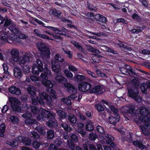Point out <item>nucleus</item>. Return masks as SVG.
Segmentation results:
<instances>
[{
    "mask_svg": "<svg viewBox=\"0 0 150 150\" xmlns=\"http://www.w3.org/2000/svg\"><path fill=\"white\" fill-rule=\"evenodd\" d=\"M91 122H86V127L87 131H92L93 129V127L91 123Z\"/></svg>",
    "mask_w": 150,
    "mask_h": 150,
    "instance_id": "obj_46",
    "label": "nucleus"
},
{
    "mask_svg": "<svg viewBox=\"0 0 150 150\" xmlns=\"http://www.w3.org/2000/svg\"><path fill=\"white\" fill-rule=\"evenodd\" d=\"M57 114L60 119L66 118L67 116V113L60 110L57 111Z\"/></svg>",
    "mask_w": 150,
    "mask_h": 150,
    "instance_id": "obj_30",
    "label": "nucleus"
},
{
    "mask_svg": "<svg viewBox=\"0 0 150 150\" xmlns=\"http://www.w3.org/2000/svg\"><path fill=\"white\" fill-rule=\"evenodd\" d=\"M4 23V27H6L10 25L9 28V30L11 32H17V30H16V23L8 16L5 17Z\"/></svg>",
    "mask_w": 150,
    "mask_h": 150,
    "instance_id": "obj_8",
    "label": "nucleus"
},
{
    "mask_svg": "<svg viewBox=\"0 0 150 150\" xmlns=\"http://www.w3.org/2000/svg\"><path fill=\"white\" fill-rule=\"evenodd\" d=\"M139 52L141 54H150V50L147 49L142 50Z\"/></svg>",
    "mask_w": 150,
    "mask_h": 150,
    "instance_id": "obj_62",
    "label": "nucleus"
},
{
    "mask_svg": "<svg viewBox=\"0 0 150 150\" xmlns=\"http://www.w3.org/2000/svg\"><path fill=\"white\" fill-rule=\"evenodd\" d=\"M85 79V77L82 75L78 74L75 77V79L77 81L80 82L84 80Z\"/></svg>",
    "mask_w": 150,
    "mask_h": 150,
    "instance_id": "obj_49",
    "label": "nucleus"
},
{
    "mask_svg": "<svg viewBox=\"0 0 150 150\" xmlns=\"http://www.w3.org/2000/svg\"><path fill=\"white\" fill-rule=\"evenodd\" d=\"M45 69L44 72H42L40 75V77L43 79L42 81V84L47 87V91L48 92L50 91V89L52 88L53 86V85L52 82L49 80L48 76L51 75L52 73L51 70L47 68V65L45 63Z\"/></svg>",
    "mask_w": 150,
    "mask_h": 150,
    "instance_id": "obj_2",
    "label": "nucleus"
},
{
    "mask_svg": "<svg viewBox=\"0 0 150 150\" xmlns=\"http://www.w3.org/2000/svg\"><path fill=\"white\" fill-rule=\"evenodd\" d=\"M126 107L128 108V110L123 108L121 110V111L125 117L130 120L131 119V103L126 105Z\"/></svg>",
    "mask_w": 150,
    "mask_h": 150,
    "instance_id": "obj_10",
    "label": "nucleus"
},
{
    "mask_svg": "<svg viewBox=\"0 0 150 150\" xmlns=\"http://www.w3.org/2000/svg\"><path fill=\"white\" fill-rule=\"evenodd\" d=\"M132 18L136 22H139L141 20V17L135 13L132 15Z\"/></svg>",
    "mask_w": 150,
    "mask_h": 150,
    "instance_id": "obj_36",
    "label": "nucleus"
},
{
    "mask_svg": "<svg viewBox=\"0 0 150 150\" xmlns=\"http://www.w3.org/2000/svg\"><path fill=\"white\" fill-rule=\"evenodd\" d=\"M148 88V85L146 83H143L140 86V88L142 92L144 94L147 93V89Z\"/></svg>",
    "mask_w": 150,
    "mask_h": 150,
    "instance_id": "obj_34",
    "label": "nucleus"
},
{
    "mask_svg": "<svg viewBox=\"0 0 150 150\" xmlns=\"http://www.w3.org/2000/svg\"><path fill=\"white\" fill-rule=\"evenodd\" d=\"M38 36L42 38L47 39L48 40H51L50 38L46 34H38Z\"/></svg>",
    "mask_w": 150,
    "mask_h": 150,
    "instance_id": "obj_60",
    "label": "nucleus"
},
{
    "mask_svg": "<svg viewBox=\"0 0 150 150\" xmlns=\"http://www.w3.org/2000/svg\"><path fill=\"white\" fill-rule=\"evenodd\" d=\"M128 93L127 94L128 96H126L125 98H123L122 97H120V100L124 101L125 100V101L127 102L130 101V98H131V87H128L127 88Z\"/></svg>",
    "mask_w": 150,
    "mask_h": 150,
    "instance_id": "obj_26",
    "label": "nucleus"
},
{
    "mask_svg": "<svg viewBox=\"0 0 150 150\" xmlns=\"http://www.w3.org/2000/svg\"><path fill=\"white\" fill-rule=\"evenodd\" d=\"M12 38L9 33L6 32H1L0 35V39L5 42H8V39H11Z\"/></svg>",
    "mask_w": 150,
    "mask_h": 150,
    "instance_id": "obj_24",
    "label": "nucleus"
},
{
    "mask_svg": "<svg viewBox=\"0 0 150 150\" xmlns=\"http://www.w3.org/2000/svg\"><path fill=\"white\" fill-rule=\"evenodd\" d=\"M47 125L50 128H56L57 126V122H46Z\"/></svg>",
    "mask_w": 150,
    "mask_h": 150,
    "instance_id": "obj_51",
    "label": "nucleus"
},
{
    "mask_svg": "<svg viewBox=\"0 0 150 150\" xmlns=\"http://www.w3.org/2000/svg\"><path fill=\"white\" fill-rule=\"evenodd\" d=\"M27 91L30 95V98L32 100V104L35 105H37L38 103L41 104H44V101L41 99L39 97L36 96V92L32 90L30 87L27 88Z\"/></svg>",
    "mask_w": 150,
    "mask_h": 150,
    "instance_id": "obj_4",
    "label": "nucleus"
},
{
    "mask_svg": "<svg viewBox=\"0 0 150 150\" xmlns=\"http://www.w3.org/2000/svg\"><path fill=\"white\" fill-rule=\"evenodd\" d=\"M64 86L65 88L67 89L68 93H76L77 90L76 88L71 83H64Z\"/></svg>",
    "mask_w": 150,
    "mask_h": 150,
    "instance_id": "obj_15",
    "label": "nucleus"
},
{
    "mask_svg": "<svg viewBox=\"0 0 150 150\" xmlns=\"http://www.w3.org/2000/svg\"><path fill=\"white\" fill-rule=\"evenodd\" d=\"M35 128L38 132L43 134L46 133L45 130L43 127L40 126H37Z\"/></svg>",
    "mask_w": 150,
    "mask_h": 150,
    "instance_id": "obj_44",
    "label": "nucleus"
},
{
    "mask_svg": "<svg viewBox=\"0 0 150 150\" xmlns=\"http://www.w3.org/2000/svg\"><path fill=\"white\" fill-rule=\"evenodd\" d=\"M120 42L117 43V45L120 47L122 48L127 49V50L130 51L131 50V47H130L127 46L122 44L123 42H121L119 40H118Z\"/></svg>",
    "mask_w": 150,
    "mask_h": 150,
    "instance_id": "obj_37",
    "label": "nucleus"
},
{
    "mask_svg": "<svg viewBox=\"0 0 150 150\" xmlns=\"http://www.w3.org/2000/svg\"><path fill=\"white\" fill-rule=\"evenodd\" d=\"M62 101L67 105H69L71 104V101L70 100L67 98H64L62 99Z\"/></svg>",
    "mask_w": 150,
    "mask_h": 150,
    "instance_id": "obj_59",
    "label": "nucleus"
},
{
    "mask_svg": "<svg viewBox=\"0 0 150 150\" xmlns=\"http://www.w3.org/2000/svg\"><path fill=\"white\" fill-rule=\"evenodd\" d=\"M11 56L13 60L15 61H17L19 57V54L18 50L16 49L12 50L11 52Z\"/></svg>",
    "mask_w": 150,
    "mask_h": 150,
    "instance_id": "obj_27",
    "label": "nucleus"
},
{
    "mask_svg": "<svg viewBox=\"0 0 150 150\" xmlns=\"http://www.w3.org/2000/svg\"><path fill=\"white\" fill-rule=\"evenodd\" d=\"M74 46L79 50V51L81 52H84V50L82 46L81 45L77 42Z\"/></svg>",
    "mask_w": 150,
    "mask_h": 150,
    "instance_id": "obj_52",
    "label": "nucleus"
},
{
    "mask_svg": "<svg viewBox=\"0 0 150 150\" xmlns=\"http://www.w3.org/2000/svg\"><path fill=\"white\" fill-rule=\"evenodd\" d=\"M32 115V114L30 112H26L25 114H23L22 116L26 119L24 122H37L35 120L30 118Z\"/></svg>",
    "mask_w": 150,
    "mask_h": 150,
    "instance_id": "obj_21",
    "label": "nucleus"
},
{
    "mask_svg": "<svg viewBox=\"0 0 150 150\" xmlns=\"http://www.w3.org/2000/svg\"><path fill=\"white\" fill-rule=\"evenodd\" d=\"M68 69L70 71L73 72L75 71H76L78 70V69L76 67L71 65H69V66Z\"/></svg>",
    "mask_w": 150,
    "mask_h": 150,
    "instance_id": "obj_63",
    "label": "nucleus"
},
{
    "mask_svg": "<svg viewBox=\"0 0 150 150\" xmlns=\"http://www.w3.org/2000/svg\"><path fill=\"white\" fill-rule=\"evenodd\" d=\"M141 129L142 133L145 135H150V122H136Z\"/></svg>",
    "mask_w": 150,
    "mask_h": 150,
    "instance_id": "obj_9",
    "label": "nucleus"
},
{
    "mask_svg": "<svg viewBox=\"0 0 150 150\" xmlns=\"http://www.w3.org/2000/svg\"><path fill=\"white\" fill-rule=\"evenodd\" d=\"M22 67H23V69L24 73L25 74H27L28 75V73H30V66L28 65H26L25 66L24 65Z\"/></svg>",
    "mask_w": 150,
    "mask_h": 150,
    "instance_id": "obj_48",
    "label": "nucleus"
},
{
    "mask_svg": "<svg viewBox=\"0 0 150 150\" xmlns=\"http://www.w3.org/2000/svg\"><path fill=\"white\" fill-rule=\"evenodd\" d=\"M139 1L145 8L148 7V5L147 1L146 0H139Z\"/></svg>",
    "mask_w": 150,
    "mask_h": 150,
    "instance_id": "obj_64",
    "label": "nucleus"
},
{
    "mask_svg": "<svg viewBox=\"0 0 150 150\" xmlns=\"http://www.w3.org/2000/svg\"><path fill=\"white\" fill-rule=\"evenodd\" d=\"M30 136L31 137L38 139H39L40 137V135L38 133L34 131L31 132Z\"/></svg>",
    "mask_w": 150,
    "mask_h": 150,
    "instance_id": "obj_39",
    "label": "nucleus"
},
{
    "mask_svg": "<svg viewBox=\"0 0 150 150\" xmlns=\"http://www.w3.org/2000/svg\"><path fill=\"white\" fill-rule=\"evenodd\" d=\"M50 92V94L51 96L54 99L57 98V94L55 90L52 89V88H51L50 89V91H48V92Z\"/></svg>",
    "mask_w": 150,
    "mask_h": 150,
    "instance_id": "obj_43",
    "label": "nucleus"
},
{
    "mask_svg": "<svg viewBox=\"0 0 150 150\" xmlns=\"http://www.w3.org/2000/svg\"><path fill=\"white\" fill-rule=\"evenodd\" d=\"M55 59L56 60L55 61H57L61 62H64V60L63 57H62L61 55L60 54H56L55 56Z\"/></svg>",
    "mask_w": 150,
    "mask_h": 150,
    "instance_id": "obj_35",
    "label": "nucleus"
},
{
    "mask_svg": "<svg viewBox=\"0 0 150 150\" xmlns=\"http://www.w3.org/2000/svg\"><path fill=\"white\" fill-rule=\"evenodd\" d=\"M75 124L77 126V131L78 133L80 134L82 136H84L86 134L85 132L82 129V128L84 126V125L82 122H72Z\"/></svg>",
    "mask_w": 150,
    "mask_h": 150,
    "instance_id": "obj_19",
    "label": "nucleus"
},
{
    "mask_svg": "<svg viewBox=\"0 0 150 150\" xmlns=\"http://www.w3.org/2000/svg\"><path fill=\"white\" fill-rule=\"evenodd\" d=\"M131 67L126 65L124 67H121L120 68V70L122 73L124 74H129L130 73H131Z\"/></svg>",
    "mask_w": 150,
    "mask_h": 150,
    "instance_id": "obj_25",
    "label": "nucleus"
},
{
    "mask_svg": "<svg viewBox=\"0 0 150 150\" xmlns=\"http://www.w3.org/2000/svg\"><path fill=\"white\" fill-rule=\"evenodd\" d=\"M7 144L11 146L14 147L18 145V140H17V139H16L12 142H8L7 143Z\"/></svg>",
    "mask_w": 150,
    "mask_h": 150,
    "instance_id": "obj_50",
    "label": "nucleus"
},
{
    "mask_svg": "<svg viewBox=\"0 0 150 150\" xmlns=\"http://www.w3.org/2000/svg\"><path fill=\"white\" fill-rule=\"evenodd\" d=\"M102 57L101 55L96 54L92 57V59L94 62L98 63L101 61V58Z\"/></svg>",
    "mask_w": 150,
    "mask_h": 150,
    "instance_id": "obj_33",
    "label": "nucleus"
},
{
    "mask_svg": "<svg viewBox=\"0 0 150 150\" xmlns=\"http://www.w3.org/2000/svg\"><path fill=\"white\" fill-rule=\"evenodd\" d=\"M105 91V89L103 86L97 85L93 87L90 90V92L91 93H96L100 95Z\"/></svg>",
    "mask_w": 150,
    "mask_h": 150,
    "instance_id": "obj_13",
    "label": "nucleus"
},
{
    "mask_svg": "<svg viewBox=\"0 0 150 150\" xmlns=\"http://www.w3.org/2000/svg\"><path fill=\"white\" fill-rule=\"evenodd\" d=\"M105 137L108 139L106 141L107 143H110L111 142L112 144H113V143L112 142L114 140V138L113 137L110 135L107 134L105 135Z\"/></svg>",
    "mask_w": 150,
    "mask_h": 150,
    "instance_id": "obj_42",
    "label": "nucleus"
},
{
    "mask_svg": "<svg viewBox=\"0 0 150 150\" xmlns=\"http://www.w3.org/2000/svg\"><path fill=\"white\" fill-rule=\"evenodd\" d=\"M48 29H51L54 31L56 33L62 35L66 36L67 34L64 33H63L62 30H60L57 28L54 27H53L48 26L47 27Z\"/></svg>",
    "mask_w": 150,
    "mask_h": 150,
    "instance_id": "obj_28",
    "label": "nucleus"
},
{
    "mask_svg": "<svg viewBox=\"0 0 150 150\" xmlns=\"http://www.w3.org/2000/svg\"><path fill=\"white\" fill-rule=\"evenodd\" d=\"M3 70L4 71V74H9V72L8 71V67L6 64H4L3 65Z\"/></svg>",
    "mask_w": 150,
    "mask_h": 150,
    "instance_id": "obj_61",
    "label": "nucleus"
},
{
    "mask_svg": "<svg viewBox=\"0 0 150 150\" xmlns=\"http://www.w3.org/2000/svg\"><path fill=\"white\" fill-rule=\"evenodd\" d=\"M54 137V132L53 130H50L47 132V137L48 139H52Z\"/></svg>",
    "mask_w": 150,
    "mask_h": 150,
    "instance_id": "obj_38",
    "label": "nucleus"
},
{
    "mask_svg": "<svg viewBox=\"0 0 150 150\" xmlns=\"http://www.w3.org/2000/svg\"><path fill=\"white\" fill-rule=\"evenodd\" d=\"M133 144L134 145L138 146L141 149H144L145 146L142 144L141 142L139 141H135L133 142Z\"/></svg>",
    "mask_w": 150,
    "mask_h": 150,
    "instance_id": "obj_41",
    "label": "nucleus"
},
{
    "mask_svg": "<svg viewBox=\"0 0 150 150\" xmlns=\"http://www.w3.org/2000/svg\"><path fill=\"white\" fill-rule=\"evenodd\" d=\"M61 12L58 10H53L52 12V15L56 16H59L60 15Z\"/></svg>",
    "mask_w": 150,
    "mask_h": 150,
    "instance_id": "obj_55",
    "label": "nucleus"
},
{
    "mask_svg": "<svg viewBox=\"0 0 150 150\" xmlns=\"http://www.w3.org/2000/svg\"><path fill=\"white\" fill-rule=\"evenodd\" d=\"M45 68H43V63L40 59L36 60V63H34L32 67V73L33 74H38L40 72L44 71Z\"/></svg>",
    "mask_w": 150,
    "mask_h": 150,
    "instance_id": "obj_6",
    "label": "nucleus"
},
{
    "mask_svg": "<svg viewBox=\"0 0 150 150\" xmlns=\"http://www.w3.org/2000/svg\"><path fill=\"white\" fill-rule=\"evenodd\" d=\"M8 92L13 95H20L21 93L20 89L18 87L12 85L8 88Z\"/></svg>",
    "mask_w": 150,
    "mask_h": 150,
    "instance_id": "obj_14",
    "label": "nucleus"
},
{
    "mask_svg": "<svg viewBox=\"0 0 150 150\" xmlns=\"http://www.w3.org/2000/svg\"><path fill=\"white\" fill-rule=\"evenodd\" d=\"M55 80L57 82L64 84L67 81V79L66 78L60 75H58L56 76L55 77Z\"/></svg>",
    "mask_w": 150,
    "mask_h": 150,
    "instance_id": "obj_29",
    "label": "nucleus"
},
{
    "mask_svg": "<svg viewBox=\"0 0 150 150\" xmlns=\"http://www.w3.org/2000/svg\"><path fill=\"white\" fill-rule=\"evenodd\" d=\"M9 100L13 111L17 112H21V108L19 106L21 105V103L18 99L15 97H10L9 98Z\"/></svg>",
    "mask_w": 150,
    "mask_h": 150,
    "instance_id": "obj_5",
    "label": "nucleus"
},
{
    "mask_svg": "<svg viewBox=\"0 0 150 150\" xmlns=\"http://www.w3.org/2000/svg\"><path fill=\"white\" fill-rule=\"evenodd\" d=\"M10 120L11 121V122H18L19 119L17 117L13 115L11 116L10 117Z\"/></svg>",
    "mask_w": 150,
    "mask_h": 150,
    "instance_id": "obj_57",
    "label": "nucleus"
},
{
    "mask_svg": "<svg viewBox=\"0 0 150 150\" xmlns=\"http://www.w3.org/2000/svg\"><path fill=\"white\" fill-rule=\"evenodd\" d=\"M139 92L138 89L136 90V92H134L133 90L132 89V99H133L135 101L138 103H140L142 101V98L140 95L138 96Z\"/></svg>",
    "mask_w": 150,
    "mask_h": 150,
    "instance_id": "obj_20",
    "label": "nucleus"
},
{
    "mask_svg": "<svg viewBox=\"0 0 150 150\" xmlns=\"http://www.w3.org/2000/svg\"><path fill=\"white\" fill-rule=\"evenodd\" d=\"M91 87L92 85L90 83L87 82H82L79 84L78 89L80 91L86 92L90 90Z\"/></svg>",
    "mask_w": 150,
    "mask_h": 150,
    "instance_id": "obj_12",
    "label": "nucleus"
},
{
    "mask_svg": "<svg viewBox=\"0 0 150 150\" xmlns=\"http://www.w3.org/2000/svg\"><path fill=\"white\" fill-rule=\"evenodd\" d=\"M55 115L51 112L49 111L45 110L42 113L39 114L36 117L38 121H45L46 118L48 120L47 122H55Z\"/></svg>",
    "mask_w": 150,
    "mask_h": 150,
    "instance_id": "obj_3",
    "label": "nucleus"
},
{
    "mask_svg": "<svg viewBox=\"0 0 150 150\" xmlns=\"http://www.w3.org/2000/svg\"><path fill=\"white\" fill-rule=\"evenodd\" d=\"M31 140L28 137H25L24 138L23 143L27 146L30 145L31 144Z\"/></svg>",
    "mask_w": 150,
    "mask_h": 150,
    "instance_id": "obj_45",
    "label": "nucleus"
},
{
    "mask_svg": "<svg viewBox=\"0 0 150 150\" xmlns=\"http://www.w3.org/2000/svg\"><path fill=\"white\" fill-rule=\"evenodd\" d=\"M61 126L63 128L64 130L66 131L69 132L71 130L70 128L68 126V125L65 123L62 124Z\"/></svg>",
    "mask_w": 150,
    "mask_h": 150,
    "instance_id": "obj_58",
    "label": "nucleus"
},
{
    "mask_svg": "<svg viewBox=\"0 0 150 150\" xmlns=\"http://www.w3.org/2000/svg\"><path fill=\"white\" fill-rule=\"evenodd\" d=\"M68 119L69 122H76L77 119L75 116L73 114H71L68 116Z\"/></svg>",
    "mask_w": 150,
    "mask_h": 150,
    "instance_id": "obj_40",
    "label": "nucleus"
},
{
    "mask_svg": "<svg viewBox=\"0 0 150 150\" xmlns=\"http://www.w3.org/2000/svg\"><path fill=\"white\" fill-rule=\"evenodd\" d=\"M64 72L66 75V76L68 78H72L73 76V74L70 71L68 70H64Z\"/></svg>",
    "mask_w": 150,
    "mask_h": 150,
    "instance_id": "obj_54",
    "label": "nucleus"
},
{
    "mask_svg": "<svg viewBox=\"0 0 150 150\" xmlns=\"http://www.w3.org/2000/svg\"><path fill=\"white\" fill-rule=\"evenodd\" d=\"M30 60V55L27 53H25V55L21 56L18 58V61L20 65L22 66H23L24 64Z\"/></svg>",
    "mask_w": 150,
    "mask_h": 150,
    "instance_id": "obj_16",
    "label": "nucleus"
},
{
    "mask_svg": "<svg viewBox=\"0 0 150 150\" xmlns=\"http://www.w3.org/2000/svg\"><path fill=\"white\" fill-rule=\"evenodd\" d=\"M95 107L96 108L98 112L104 111L105 108H106L105 105H102L100 103L95 104Z\"/></svg>",
    "mask_w": 150,
    "mask_h": 150,
    "instance_id": "obj_32",
    "label": "nucleus"
},
{
    "mask_svg": "<svg viewBox=\"0 0 150 150\" xmlns=\"http://www.w3.org/2000/svg\"><path fill=\"white\" fill-rule=\"evenodd\" d=\"M13 75L16 78H20L22 77L23 74L21 70L18 67L14 68Z\"/></svg>",
    "mask_w": 150,
    "mask_h": 150,
    "instance_id": "obj_22",
    "label": "nucleus"
},
{
    "mask_svg": "<svg viewBox=\"0 0 150 150\" xmlns=\"http://www.w3.org/2000/svg\"><path fill=\"white\" fill-rule=\"evenodd\" d=\"M139 113L141 116H139V119L141 122H150V118L148 117L149 112L148 109L144 107L141 108L139 109Z\"/></svg>",
    "mask_w": 150,
    "mask_h": 150,
    "instance_id": "obj_7",
    "label": "nucleus"
},
{
    "mask_svg": "<svg viewBox=\"0 0 150 150\" xmlns=\"http://www.w3.org/2000/svg\"><path fill=\"white\" fill-rule=\"evenodd\" d=\"M40 98L42 100H45L46 103L50 105L52 103V100L51 96L45 92H42L39 94Z\"/></svg>",
    "mask_w": 150,
    "mask_h": 150,
    "instance_id": "obj_11",
    "label": "nucleus"
},
{
    "mask_svg": "<svg viewBox=\"0 0 150 150\" xmlns=\"http://www.w3.org/2000/svg\"><path fill=\"white\" fill-rule=\"evenodd\" d=\"M41 143L40 142L35 140L33 142V146L35 148H38L41 144Z\"/></svg>",
    "mask_w": 150,
    "mask_h": 150,
    "instance_id": "obj_56",
    "label": "nucleus"
},
{
    "mask_svg": "<svg viewBox=\"0 0 150 150\" xmlns=\"http://www.w3.org/2000/svg\"><path fill=\"white\" fill-rule=\"evenodd\" d=\"M67 144L69 146L72 150L74 149L75 145L73 142L71 140H69L67 141Z\"/></svg>",
    "mask_w": 150,
    "mask_h": 150,
    "instance_id": "obj_53",
    "label": "nucleus"
},
{
    "mask_svg": "<svg viewBox=\"0 0 150 150\" xmlns=\"http://www.w3.org/2000/svg\"><path fill=\"white\" fill-rule=\"evenodd\" d=\"M31 110L33 114L35 115L38 114L39 112V109L34 106L31 107Z\"/></svg>",
    "mask_w": 150,
    "mask_h": 150,
    "instance_id": "obj_47",
    "label": "nucleus"
},
{
    "mask_svg": "<svg viewBox=\"0 0 150 150\" xmlns=\"http://www.w3.org/2000/svg\"><path fill=\"white\" fill-rule=\"evenodd\" d=\"M16 30H17V32H12L16 34L17 35L18 37L19 38L24 39L27 38V36H26L25 34L22 33H21L19 29L16 28Z\"/></svg>",
    "mask_w": 150,
    "mask_h": 150,
    "instance_id": "obj_31",
    "label": "nucleus"
},
{
    "mask_svg": "<svg viewBox=\"0 0 150 150\" xmlns=\"http://www.w3.org/2000/svg\"><path fill=\"white\" fill-rule=\"evenodd\" d=\"M41 58L47 60L50 57L51 52L48 45L42 41H39L36 44Z\"/></svg>",
    "mask_w": 150,
    "mask_h": 150,
    "instance_id": "obj_1",
    "label": "nucleus"
},
{
    "mask_svg": "<svg viewBox=\"0 0 150 150\" xmlns=\"http://www.w3.org/2000/svg\"><path fill=\"white\" fill-rule=\"evenodd\" d=\"M109 108L110 110L113 112V115L115 116V117L112 116H111L109 117V119H117L120 118V115L118 114V110L116 108L114 105H111L109 106Z\"/></svg>",
    "mask_w": 150,
    "mask_h": 150,
    "instance_id": "obj_17",
    "label": "nucleus"
},
{
    "mask_svg": "<svg viewBox=\"0 0 150 150\" xmlns=\"http://www.w3.org/2000/svg\"><path fill=\"white\" fill-rule=\"evenodd\" d=\"M94 19L97 21H98L99 22L106 23L107 21L106 18L100 14H97L95 15L94 16Z\"/></svg>",
    "mask_w": 150,
    "mask_h": 150,
    "instance_id": "obj_23",
    "label": "nucleus"
},
{
    "mask_svg": "<svg viewBox=\"0 0 150 150\" xmlns=\"http://www.w3.org/2000/svg\"><path fill=\"white\" fill-rule=\"evenodd\" d=\"M51 68L52 71L58 73L60 71L61 66L59 62L57 61H52Z\"/></svg>",
    "mask_w": 150,
    "mask_h": 150,
    "instance_id": "obj_18",
    "label": "nucleus"
}]
</instances>
